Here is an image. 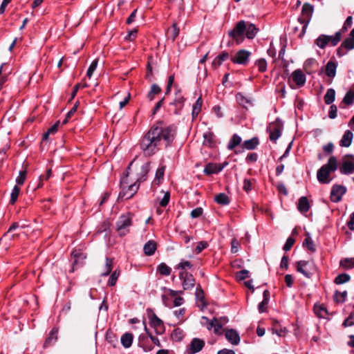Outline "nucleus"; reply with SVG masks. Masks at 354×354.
I'll return each instance as SVG.
<instances>
[{"label": "nucleus", "instance_id": "f257e3e1", "mask_svg": "<svg viewBox=\"0 0 354 354\" xmlns=\"http://www.w3.org/2000/svg\"><path fill=\"white\" fill-rule=\"evenodd\" d=\"M175 134L176 131L171 127L153 126L141 140L140 148L145 156H151L155 154L161 146H169L174 140Z\"/></svg>", "mask_w": 354, "mask_h": 354}, {"label": "nucleus", "instance_id": "f03ea898", "mask_svg": "<svg viewBox=\"0 0 354 354\" xmlns=\"http://www.w3.org/2000/svg\"><path fill=\"white\" fill-rule=\"evenodd\" d=\"M337 169V161L335 156H331L326 164L324 165L318 171L317 178L322 184H328L330 182V174Z\"/></svg>", "mask_w": 354, "mask_h": 354}, {"label": "nucleus", "instance_id": "7ed1b4c3", "mask_svg": "<svg viewBox=\"0 0 354 354\" xmlns=\"http://www.w3.org/2000/svg\"><path fill=\"white\" fill-rule=\"evenodd\" d=\"M120 186L122 190L120 191L118 197L120 199L125 200L132 198L138 192L139 188V185H138L136 183L129 184L128 182V173L121 178Z\"/></svg>", "mask_w": 354, "mask_h": 354}, {"label": "nucleus", "instance_id": "20e7f679", "mask_svg": "<svg viewBox=\"0 0 354 354\" xmlns=\"http://www.w3.org/2000/svg\"><path fill=\"white\" fill-rule=\"evenodd\" d=\"M132 225V217L129 214L121 215L115 223L116 232L120 236L127 235Z\"/></svg>", "mask_w": 354, "mask_h": 354}, {"label": "nucleus", "instance_id": "39448f33", "mask_svg": "<svg viewBox=\"0 0 354 354\" xmlns=\"http://www.w3.org/2000/svg\"><path fill=\"white\" fill-rule=\"evenodd\" d=\"M341 40V32H337L334 36L320 35L315 43L321 49H324L329 42L333 46H335Z\"/></svg>", "mask_w": 354, "mask_h": 354}, {"label": "nucleus", "instance_id": "423d86ee", "mask_svg": "<svg viewBox=\"0 0 354 354\" xmlns=\"http://www.w3.org/2000/svg\"><path fill=\"white\" fill-rule=\"evenodd\" d=\"M313 8L308 3H305L301 9V17L298 18V21L303 25L300 36L305 34L307 26L311 19Z\"/></svg>", "mask_w": 354, "mask_h": 354}, {"label": "nucleus", "instance_id": "0eeeda50", "mask_svg": "<svg viewBox=\"0 0 354 354\" xmlns=\"http://www.w3.org/2000/svg\"><path fill=\"white\" fill-rule=\"evenodd\" d=\"M245 30V22L244 21H240L236 24L233 30L229 32V35L235 40L237 44H240L243 41Z\"/></svg>", "mask_w": 354, "mask_h": 354}, {"label": "nucleus", "instance_id": "6e6552de", "mask_svg": "<svg viewBox=\"0 0 354 354\" xmlns=\"http://www.w3.org/2000/svg\"><path fill=\"white\" fill-rule=\"evenodd\" d=\"M283 129V122L279 118H277L276 120L270 124L267 128V131L270 133V140L276 142L277 139L281 136V132Z\"/></svg>", "mask_w": 354, "mask_h": 354}, {"label": "nucleus", "instance_id": "1a4fd4ad", "mask_svg": "<svg viewBox=\"0 0 354 354\" xmlns=\"http://www.w3.org/2000/svg\"><path fill=\"white\" fill-rule=\"evenodd\" d=\"M296 270L307 278H310L313 274L315 266L313 263L308 261H299L296 262Z\"/></svg>", "mask_w": 354, "mask_h": 354}, {"label": "nucleus", "instance_id": "9d476101", "mask_svg": "<svg viewBox=\"0 0 354 354\" xmlns=\"http://www.w3.org/2000/svg\"><path fill=\"white\" fill-rule=\"evenodd\" d=\"M185 102V98L181 95L180 91H177L174 101L170 103L171 111L175 114H179L184 106Z\"/></svg>", "mask_w": 354, "mask_h": 354}, {"label": "nucleus", "instance_id": "9b49d317", "mask_svg": "<svg viewBox=\"0 0 354 354\" xmlns=\"http://www.w3.org/2000/svg\"><path fill=\"white\" fill-rule=\"evenodd\" d=\"M346 188L343 185H335L330 192V200L334 203L341 201L342 196L346 193Z\"/></svg>", "mask_w": 354, "mask_h": 354}, {"label": "nucleus", "instance_id": "f8f14e48", "mask_svg": "<svg viewBox=\"0 0 354 354\" xmlns=\"http://www.w3.org/2000/svg\"><path fill=\"white\" fill-rule=\"evenodd\" d=\"M250 55V52L246 50H240L231 58V60L234 64L245 65L248 62Z\"/></svg>", "mask_w": 354, "mask_h": 354}, {"label": "nucleus", "instance_id": "ddd939ff", "mask_svg": "<svg viewBox=\"0 0 354 354\" xmlns=\"http://www.w3.org/2000/svg\"><path fill=\"white\" fill-rule=\"evenodd\" d=\"M350 158L344 160L339 168V171L342 174H351L354 172V157L349 156Z\"/></svg>", "mask_w": 354, "mask_h": 354}, {"label": "nucleus", "instance_id": "4468645a", "mask_svg": "<svg viewBox=\"0 0 354 354\" xmlns=\"http://www.w3.org/2000/svg\"><path fill=\"white\" fill-rule=\"evenodd\" d=\"M149 324L151 327H153L156 332L158 334H161L164 332V324L163 322L157 317L155 313H152L149 316Z\"/></svg>", "mask_w": 354, "mask_h": 354}, {"label": "nucleus", "instance_id": "2eb2a0df", "mask_svg": "<svg viewBox=\"0 0 354 354\" xmlns=\"http://www.w3.org/2000/svg\"><path fill=\"white\" fill-rule=\"evenodd\" d=\"M180 278L183 279V287L184 290H189L194 288L195 284V279L192 274L187 272H182L179 274Z\"/></svg>", "mask_w": 354, "mask_h": 354}, {"label": "nucleus", "instance_id": "dca6fc26", "mask_svg": "<svg viewBox=\"0 0 354 354\" xmlns=\"http://www.w3.org/2000/svg\"><path fill=\"white\" fill-rule=\"evenodd\" d=\"M205 346V342L199 338H194L189 346V351L195 354L201 351Z\"/></svg>", "mask_w": 354, "mask_h": 354}, {"label": "nucleus", "instance_id": "f3484780", "mask_svg": "<svg viewBox=\"0 0 354 354\" xmlns=\"http://www.w3.org/2000/svg\"><path fill=\"white\" fill-rule=\"evenodd\" d=\"M292 81L297 86L301 87L306 83V78L303 71L300 69L295 70L291 75Z\"/></svg>", "mask_w": 354, "mask_h": 354}, {"label": "nucleus", "instance_id": "a211bd4d", "mask_svg": "<svg viewBox=\"0 0 354 354\" xmlns=\"http://www.w3.org/2000/svg\"><path fill=\"white\" fill-rule=\"evenodd\" d=\"M225 335L227 341L233 345H237L240 342V336L234 329L227 330Z\"/></svg>", "mask_w": 354, "mask_h": 354}, {"label": "nucleus", "instance_id": "6ab92c4d", "mask_svg": "<svg viewBox=\"0 0 354 354\" xmlns=\"http://www.w3.org/2000/svg\"><path fill=\"white\" fill-rule=\"evenodd\" d=\"M113 266V259L106 257L105 263L100 270V275L102 277L108 276L111 273Z\"/></svg>", "mask_w": 354, "mask_h": 354}, {"label": "nucleus", "instance_id": "aec40b11", "mask_svg": "<svg viewBox=\"0 0 354 354\" xmlns=\"http://www.w3.org/2000/svg\"><path fill=\"white\" fill-rule=\"evenodd\" d=\"M230 57V55L227 52L223 51L220 55L214 58L213 60L212 65L214 68H217L220 66L223 62L228 59Z\"/></svg>", "mask_w": 354, "mask_h": 354}, {"label": "nucleus", "instance_id": "412c9836", "mask_svg": "<svg viewBox=\"0 0 354 354\" xmlns=\"http://www.w3.org/2000/svg\"><path fill=\"white\" fill-rule=\"evenodd\" d=\"M353 133L350 130H346L340 140V146L348 147L351 145Z\"/></svg>", "mask_w": 354, "mask_h": 354}, {"label": "nucleus", "instance_id": "4be33fe9", "mask_svg": "<svg viewBox=\"0 0 354 354\" xmlns=\"http://www.w3.org/2000/svg\"><path fill=\"white\" fill-rule=\"evenodd\" d=\"M222 169L223 167H221L220 165L209 163L205 166L204 169V173L207 175H211L213 174L218 173Z\"/></svg>", "mask_w": 354, "mask_h": 354}, {"label": "nucleus", "instance_id": "5701e85b", "mask_svg": "<svg viewBox=\"0 0 354 354\" xmlns=\"http://www.w3.org/2000/svg\"><path fill=\"white\" fill-rule=\"evenodd\" d=\"M337 64L333 61H329L325 68V72L327 76L333 78L336 75Z\"/></svg>", "mask_w": 354, "mask_h": 354}, {"label": "nucleus", "instance_id": "b1692460", "mask_svg": "<svg viewBox=\"0 0 354 354\" xmlns=\"http://www.w3.org/2000/svg\"><path fill=\"white\" fill-rule=\"evenodd\" d=\"M144 252L147 256H151L156 250V243L154 241H147L143 248Z\"/></svg>", "mask_w": 354, "mask_h": 354}, {"label": "nucleus", "instance_id": "393cba45", "mask_svg": "<svg viewBox=\"0 0 354 354\" xmlns=\"http://www.w3.org/2000/svg\"><path fill=\"white\" fill-rule=\"evenodd\" d=\"M310 209V204L306 196H302L299 199L298 209L301 213H306Z\"/></svg>", "mask_w": 354, "mask_h": 354}, {"label": "nucleus", "instance_id": "a878e982", "mask_svg": "<svg viewBox=\"0 0 354 354\" xmlns=\"http://www.w3.org/2000/svg\"><path fill=\"white\" fill-rule=\"evenodd\" d=\"M204 140H203V145L205 146H207L209 147H213L215 144V136L212 132H207L204 133L203 135Z\"/></svg>", "mask_w": 354, "mask_h": 354}, {"label": "nucleus", "instance_id": "bb28decb", "mask_svg": "<svg viewBox=\"0 0 354 354\" xmlns=\"http://www.w3.org/2000/svg\"><path fill=\"white\" fill-rule=\"evenodd\" d=\"M150 169V162H146L141 167L140 172L138 174L137 182H142L146 180V176Z\"/></svg>", "mask_w": 354, "mask_h": 354}, {"label": "nucleus", "instance_id": "cd10ccee", "mask_svg": "<svg viewBox=\"0 0 354 354\" xmlns=\"http://www.w3.org/2000/svg\"><path fill=\"white\" fill-rule=\"evenodd\" d=\"M57 333L58 330L56 328H53L49 336L46 338L45 342H44V346H48L51 345L52 344L55 343L57 339Z\"/></svg>", "mask_w": 354, "mask_h": 354}, {"label": "nucleus", "instance_id": "c85d7f7f", "mask_svg": "<svg viewBox=\"0 0 354 354\" xmlns=\"http://www.w3.org/2000/svg\"><path fill=\"white\" fill-rule=\"evenodd\" d=\"M259 143V139L257 137H254L250 140H245L243 147L248 150H252L257 147Z\"/></svg>", "mask_w": 354, "mask_h": 354}, {"label": "nucleus", "instance_id": "c756f323", "mask_svg": "<svg viewBox=\"0 0 354 354\" xmlns=\"http://www.w3.org/2000/svg\"><path fill=\"white\" fill-rule=\"evenodd\" d=\"M241 141L242 139L239 135L234 134L228 142L227 149L230 150L234 149L236 147L241 144Z\"/></svg>", "mask_w": 354, "mask_h": 354}, {"label": "nucleus", "instance_id": "7c9ffc66", "mask_svg": "<svg viewBox=\"0 0 354 354\" xmlns=\"http://www.w3.org/2000/svg\"><path fill=\"white\" fill-rule=\"evenodd\" d=\"M202 104H203L202 98H201V97H199L196 100L195 104L193 105L192 113L193 119L196 118L198 116V115L199 114V113L201 112Z\"/></svg>", "mask_w": 354, "mask_h": 354}, {"label": "nucleus", "instance_id": "2f4dec72", "mask_svg": "<svg viewBox=\"0 0 354 354\" xmlns=\"http://www.w3.org/2000/svg\"><path fill=\"white\" fill-rule=\"evenodd\" d=\"M133 342V335L129 333H124L121 337V343L124 348H129Z\"/></svg>", "mask_w": 354, "mask_h": 354}, {"label": "nucleus", "instance_id": "473e14b6", "mask_svg": "<svg viewBox=\"0 0 354 354\" xmlns=\"http://www.w3.org/2000/svg\"><path fill=\"white\" fill-rule=\"evenodd\" d=\"M258 28L253 24L246 26L245 34L248 39H253L258 32Z\"/></svg>", "mask_w": 354, "mask_h": 354}, {"label": "nucleus", "instance_id": "72a5a7b5", "mask_svg": "<svg viewBox=\"0 0 354 354\" xmlns=\"http://www.w3.org/2000/svg\"><path fill=\"white\" fill-rule=\"evenodd\" d=\"M324 102L326 104H332L335 98V91L333 88H328L324 95Z\"/></svg>", "mask_w": 354, "mask_h": 354}, {"label": "nucleus", "instance_id": "f704fd0d", "mask_svg": "<svg viewBox=\"0 0 354 354\" xmlns=\"http://www.w3.org/2000/svg\"><path fill=\"white\" fill-rule=\"evenodd\" d=\"M157 270L163 276H169L171 274V268L165 263H161L158 266Z\"/></svg>", "mask_w": 354, "mask_h": 354}, {"label": "nucleus", "instance_id": "c9c22d12", "mask_svg": "<svg viewBox=\"0 0 354 354\" xmlns=\"http://www.w3.org/2000/svg\"><path fill=\"white\" fill-rule=\"evenodd\" d=\"M167 34L169 35V38H170L172 41H174L176 38L179 35V28L177 26V24L176 23H174L171 28L168 29Z\"/></svg>", "mask_w": 354, "mask_h": 354}, {"label": "nucleus", "instance_id": "e433bc0d", "mask_svg": "<svg viewBox=\"0 0 354 354\" xmlns=\"http://www.w3.org/2000/svg\"><path fill=\"white\" fill-rule=\"evenodd\" d=\"M215 201L218 204L226 205L230 203V198L225 193H220L215 196Z\"/></svg>", "mask_w": 354, "mask_h": 354}, {"label": "nucleus", "instance_id": "4c0bfd02", "mask_svg": "<svg viewBox=\"0 0 354 354\" xmlns=\"http://www.w3.org/2000/svg\"><path fill=\"white\" fill-rule=\"evenodd\" d=\"M351 279L350 275L346 273H342L340 274H338L334 280L335 283L337 285L345 283L348 281H349Z\"/></svg>", "mask_w": 354, "mask_h": 354}, {"label": "nucleus", "instance_id": "58836bf2", "mask_svg": "<svg viewBox=\"0 0 354 354\" xmlns=\"http://www.w3.org/2000/svg\"><path fill=\"white\" fill-rule=\"evenodd\" d=\"M303 246L306 247L310 251L315 252V248L310 234L308 233L306 237L303 242Z\"/></svg>", "mask_w": 354, "mask_h": 354}, {"label": "nucleus", "instance_id": "ea45409f", "mask_svg": "<svg viewBox=\"0 0 354 354\" xmlns=\"http://www.w3.org/2000/svg\"><path fill=\"white\" fill-rule=\"evenodd\" d=\"M160 87L158 85L153 84L151 87L150 91L148 93L147 97L151 101L153 100L155 95L160 93Z\"/></svg>", "mask_w": 354, "mask_h": 354}, {"label": "nucleus", "instance_id": "a19ab883", "mask_svg": "<svg viewBox=\"0 0 354 354\" xmlns=\"http://www.w3.org/2000/svg\"><path fill=\"white\" fill-rule=\"evenodd\" d=\"M347 297V292L345 290L344 292H339L337 290L335 291L334 295V300L338 303H344Z\"/></svg>", "mask_w": 354, "mask_h": 354}, {"label": "nucleus", "instance_id": "79ce46f5", "mask_svg": "<svg viewBox=\"0 0 354 354\" xmlns=\"http://www.w3.org/2000/svg\"><path fill=\"white\" fill-rule=\"evenodd\" d=\"M340 266L345 269H350L354 268V259L346 258L340 261Z\"/></svg>", "mask_w": 354, "mask_h": 354}, {"label": "nucleus", "instance_id": "37998d69", "mask_svg": "<svg viewBox=\"0 0 354 354\" xmlns=\"http://www.w3.org/2000/svg\"><path fill=\"white\" fill-rule=\"evenodd\" d=\"M342 47L348 50H353L354 48V39L351 37L346 38L341 44Z\"/></svg>", "mask_w": 354, "mask_h": 354}, {"label": "nucleus", "instance_id": "c03bdc74", "mask_svg": "<svg viewBox=\"0 0 354 354\" xmlns=\"http://www.w3.org/2000/svg\"><path fill=\"white\" fill-rule=\"evenodd\" d=\"M120 272L119 270H115L111 273V277L108 281V285L109 286H113L115 285L117 280L120 276Z\"/></svg>", "mask_w": 354, "mask_h": 354}, {"label": "nucleus", "instance_id": "a18cd8bd", "mask_svg": "<svg viewBox=\"0 0 354 354\" xmlns=\"http://www.w3.org/2000/svg\"><path fill=\"white\" fill-rule=\"evenodd\" d=\"M354 93L348 91L343 98L342 102L346 105H351L353 103Z\"/></svg>", "mask_w": 354, "mask_h": 354}, {"label": "nucleus", "instance_id": "49530a36", "mask_svg": "<svg viewBox=\"0 0 354 354\" xmlns=\"http://www.w3.org/2000/svg\"><path fill=\"white\" fill-rule=\"evenodd\" d=\"M236 101L238 102V103L243 106H245L246 107V105L248 104H251V101L250 100L246 98L243 95H242L241 93H238L236 94Z\"/></svg>", "mask_w": 354, "mask_h": 354}, {"label": "nucleus", "instance_id": "de8ad7c7", "mask_svg": "<svg viewBox=\"0 0 354 354\" xmlns=\"http://www.w3.org/2000/svg\"><path fill=\"white\" fill-rule=\"evenodd\" d=\"M19 192H20L19 187L18 186L15 185L13 187L11 194H10V203L11 204H14L16 202V201L18 198V196L19 194Z\"/></svg>", "mask_w": 354, "mask_h": 354}, {"label": "nucleus", "instance_id": "09e8293b", "mask_svg": "<svg viewBox=\"0 0 354 354\" xmlns=\"http://www.w3.org/2000/svg\"><path fill=\"white\" fill-rule=\"evenodd\" d=\"M97 64H98V59H94L91 65L89 66L88 68V71H87V73H86V75L91 78V76L93 75V72L95 71V70L96 69L97 66Z\"/></svg>", "mask_w": 354, "mask_h": 354}, {"label": "nucleus", "instance_id": "8fccbe9b", "mask_svg": "<svg viewBox=\"0 0 354 354\" xmlns=\"http://www.w3.org/2000/svg\"><path fill=\"white\" fill-rule=\"evenodd\" d=\"M256 65L258 66L259 71L261 73L265 72L267 69V62L265 59H259L256 62Z\"/></svg>", "mask_w": 354, "mask_h": 354}, {"label": "nucleus", "instance_id": "3c124183", "mask_svg": "<svg viewBox=\"0 0 354 354\" xmlns=\"http://www.w3.org/2000/svg\"><path fill=\"white\" fill-rule=\"evenodd\" d=\"M19 227V225L18 223H13L8 230V231L3 234V240L7 239L8 236H10V233H12L14 230Z\"/></svg>", "mask_w": 354, "mask_h": 354}, {"label": "nucleus", "instance_id": "603ef678", "mask_svg": "<svg viewBox=\"0 0 354 354\" xmlns=\"http://www.w3.org/2000/svg\"><path fill=\"white\" fill-rule=\"evenodd\" d=\"M252 182L250 179L245 178L243 180V189L245 192L248 193L252 189Z\"/></svg>", "mask_w": 354, "mask_h": 354}, {"label": "nucleus", "instance_id": "864d4df0", "mask_svg": "<svg viewBox=\"0 0 354 354\" xmlns=\"http://www.w3.org/2000/svg\"><path fill=\"white\" fill-rule=\"evenodd\" d=\"M208 246V243L206 241H200L195 248V252L196 254L201 253L204 249Z\"/></svg>", "mask_w": 354, "mask_h": 354}, {"label": "nucleus", "instance_id": "5fc2aeb1", "mask_svg": "<svg viewBox=\"0 0 354 354\" xmlns=\"http://www.w3.org/2000/svg\"><path fill=\"white\" fill-rule=\"evenodd\" d=\"M352 21H353L352 17L348 16L346 18V21H344L342 28L339 32H341V33H342V32H345L346 30H347L348 28L352 25Z\"/></svg>", "mask_w": 354, "mask_h": 354}, {"label": "nucleus", "instance_id": "6e6d98bb", "mask_svg": "<svg viewBox=\"0 0 354 354\" xmlns=\"http://www.w3.org/2000/svg\"><path fill=\"white\" fill-rule=\"evenodd\" d=\"M19 236V234H14L12 232L10 233V236H8L7 239L3 240V236L1 237L0 239V243H4L6 245H8L10 241L14 240L15 238H18Z\"/></svg>", "mask_w": 354, "mask_h": 354}, {"label": "nucleus", "instance_id": "4d7b16f0", "mask_svg": "<svg viewBox=\"0 0 354 354\" xmlns=\"http://www.w3.org/2000/svg\"><path fill=\"white\" fill-rule=\"evenodd\" d=\"M249 272L247 270H242L236 272V278L239 280H244L248 277Z\"/></svg>", "mask_w": 354, "mask_h": 354}, {"label": "nucleus", "instance_id": "13d9d810", "mask_svg": "<svg viewBox=\"0 0 354 354\" xmlns=\"http://www.w3.org/2000/svg\"><path fill=\"white\" fill-rule=\"evenodd\" d=\"M295 243V240L294 239L291 238V237H289L287 239L284 245H283V249L285 250V251H288L290 250V248L292 247L293 244Z\"/></svg>", "mask_w": 354, "mask_h": 354}, {"label": "nucleus", "instance_id": "bf43d9fd", "mask_svg": "<svg viewBox=\"0 0 354 354\" xmlns=\"http://www.w3.org/2000/svg\"><path fill=\"white\" fill-rule=\"evenodd\" d=\"M26 176V171H21L19 172V176L16 179V182L18 185H23Z\"/></svg>", "mask_w": 354, "mask_h": 354}, {"label": "nucleus", "instance_id": "052dcab7", "mask_svg": "<svg viewBox=\"0 0 354 354\" xmlns=\"http://www.w3.org/2000/svg\"><path fill=\"white\" fill-rule=\"evenodd\" d=\"M165 167L162 166L158 168L156 172V180H161L163 179L164 174H165Z\"/></svg>", "mask_w": 354, "mask_h": 354}, {"label": "nucleus", "instance_id": "680f3d73", "mask_svg": "<svg viewBox=\"0 0 354 354\" xmlns=\"http://www.w3.org/2000/svg\"><path fill=\"white\" fill-rule=\"evenodd\" d=\"M202 214H203V209L201 207H197V208L194 209L191 212L190 215H191L192 218H198L200 216H201Z\"/></svg>", "mask_w": 354, "mask_h": 354}, {"label": "nucleus", "instance_id": "e2e57ef3", "mask_svg": "<svg viewBox=\"0 0 354 354\" xmlns=\"http://www.w3.org/2000/svg\"><path fill=\"white\" fill-rule=\"evenodd\" d=\"M192 266V265L189 261L182 260L181 262L178 264V268L185 270L187 268H191Z\"/></svg>", "mask_w": 354, "mask_h": 354}, {"label": "nucleus", "instance_id": "0e129e2a", "mask_svg": "<svg viewBox=\"0 0 354 354\" xmlns=\"http://www.w3.org/2000/svg\"><path fill=\"white\" fill-rule=\"evenodd\" d=\"M169 198H170V194L169 193L167 192L165 194L163 198H162V200L160 201V205L162 206V207H165L167 205V204L169 203Z\"/></svg>", "mask_w": 354, "mask_h": 354}, {"label": "nucleus", "instance_id": "69168bd1", "mask_svg": "<svg viewBox=\"0 0 354 354\" xmlns=\"http://www.w3.org/2000/svg\"><path fill=\"white\" fill-rule=\"evenodd\" d=\"M337 106L335 105H331L328 113L329 118L331 119L335 118L337 117Z\"/></svg>", "mask_w": 354, "mask_h": 354}, {"label": "nucleus", "instance_id": "338daca9", "mask_svg": "<svg viewBox=\"0 0 354 354\" xmlns=\"http://www.w3.org/2000/svg\"><path fill=\"white\" fill-rule=\"evenodd\" d=\"M215 324L214 325V331L215 333H218L219 330L222 328L223 324L221 322L216 318L214 317Z\"/></svg>", "mask_w": 354, "mask_h": 354}, {"label": "nucleus", "instance_id": "774afa93", "mask_svg": "<svg viewBox=\"0 0 354 354\" xmlns=\"http://www.w3.org/2000/svg\"><path fill=\"white\" fill-rule=\"evenodd\" d=\"M347 225L351 230H354V212L351 214Z\"/></svg>", "mask_w": 354, "mask_h": 354}]
</instances>
